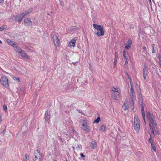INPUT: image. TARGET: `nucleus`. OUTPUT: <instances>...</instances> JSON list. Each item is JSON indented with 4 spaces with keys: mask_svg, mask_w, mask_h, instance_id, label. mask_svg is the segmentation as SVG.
Listing matches in <instances>:
<instances>
[{
    "mask_svg": "<svg viewBox=\"0 0 161 161\" xmlns=\"http://www.w3.org/2000/svg\"><path fill=\"white\" fill-rule=\"evenodd\" d=\"M146 116L150 123H151L153 127L155 129L156 128L157 123L155 121L154 115L151 113L148 112L147 113Z\"/></svg>",
    "mask_w": 161,
    "mask_h": 161,
    "instance_id": "obj_1",
    "label": "nucleus"
},
{
    "mask_svg": "<svg viewBox=\"0 0 161 161\" xmlns=\"http://www.w3.org/2000/svg\"><path fill=\"white\" fill-rule=\"evenodd\" d=\"M93 26L95 29L98 31L96 33L98 36H100L104 35V31L103 30V26L94 24H93Z\"/></svg>",
    "mask_w": 161,
    "mask_h": 161,
    "instance_id": "obj_2",
    "label": "nucleus"
},
{
    "mask_svg": "<svg viewBox=\"0 0 161 161\" xmlns=\"http://www.w3.org/2000/svg\"><path fill=\"white\" fill-rule=\"evenodd\" d=\"M131 88L130 92V96L131 100V103L133 105V99L135 98L136 95L134 90L133 88V84L132 82L130 83Z\"/></svg>",
    "mask_w": 161,
    "mask_h": 161,
    "instance_id": "obj_3",
    "label": "nucleus"
},
{
    "mask_svg": "<svg viewBox=\"0 0 161 161\" xmlns=\"http://www.w3.org/2000/svg\"><path fill=\"white\" fill-rule=\"evenodd\" d=\"M140 120L137 116L134 117V128L136 131L138 132L140 127Z\"/></svg>",
    "mask_w": 161,
    "mask_h": 161,
    "instance_id": "obj_4",
    "label": "nucleus"
},
{
    "mask_svg": "<svg viewBox=\"0 0 161 161\" xmlns=\"http://www.w3.org/2000/svg\"><path fill=\"white\" fill-rule=\"evenodd\" d=\"M34 154L35 156V158L34 159V161H42V155L38 150L35 151Z\"/></svg>",
    "mask_w": 161,
    "mask_h": 161,
    "instance_id": "obj_5",
    "label": "nucleus"
},
{
    "mask_svg": "<svg viewBox=\"0 0 161 161\" xmlns=\"http://www.w3.org/2000/svg\"><path fill=\"white\" fill-rule=\"evenodd\" d=\"M0 82L2 86L6 88L8 87V80L6 78L4 77H2L0 79Z\"/></svg>",
    "mask_w": 161,
    "mask_h": 161,
    "instance_id": "obj_6",
    "label": "nucleus"
},
{
    "mask_svg": "<svg viewBox=\"0 0 161 161\" xmlns=\"http://www.w3.org/2000/svg\"><path fill=\"white\" fill-rule=\"evenodd\" d=\"M82 129L86 131L89 132L90 131V126L86 121L83 120L82 121Z\"/></svg>",
    "mask_w": 161,
    "mask_h": 161,
    "instance_id": "obj_7",
    "label": "nucleus"
},
{
    "mask_svg": "<svg viewBox=\"0 0 161 161\" xmlns=\"http://www.w3.org/2000/svg\"><path fill=\"white\" fill-rule=\"evenodd\" d=\"M120 92L111 93L112 98L115 100H118L120 98Z\"/></svg>",
    "mask_w": 161,
    "mask_h": 161,
    "instance_id": "obj_8",
    "label": "nucleus"
},
{
    "mask_svg": "<svg viewBox=\"0 0 161 161\" xmlns=\"http://www.w3.org/2000/svg\"><path fill=\"white\" fill-rule=\"evenodd\" d=\"M53 42L55 46H58L60 44V41L59 40L57 35H55L53 37Z\"/></svg>",
    "mask_w": 161,
    "mask_h": 161,
    "instance_id": "obj_9",
    "label": "nucleus"
},
{
    "mask_svg": "<svg viewBox=\"0 0 161 161\" xmlns=\"http://www.w3.org/2000/svg\"><path fill=\"white\" fill-rule=\"evenodd\" d=\"M77 40V38L76 37H75L74 39H72L69 43L68 46L69 47H75V45L76 42Z\"/></svg>",
    "mask_w": 161,
    "mask_h": 161,
    "instance_id": "obj_10",
    "label": "nucleus"
},
{
    "mask_svg": "<svg viewBox=\"0 0 161 161\" xmlns=\"http://www.w3.org/2000/svg\"><path fill=\"white\" fill-rule=\"evenodd\" d=\"M19 53L21 54V55L24 57H25L27 58V59L30 60L31 59L30 57L28 56L27 54L25 52L22 50H21L20 52Z\"/></svg>",
    "mask_w": 161,
    "mask_h": 161,
    "instance_id": "obj_11",
    "label": "nucleus"
},
{
    "mask_svg": "<svg viewBox=\"0 0 161 161\" xmlns=\"http://www.w3.org/2000/svg\"><path fill=\"white\" fill-rule=\"evenodd\" d=\"M24 24L26 26H30L32 24V22L29 18H27L25 19Z\"/></svg>",
    "mask_w": 161,
    "mask_h": 161,
    "instance_id": "obj_12",
    "label": "nucleus"
},
{
    "mask_svg": "<svg viewBox=\"0 0 161 161\" xmlns=\"http://www.w3.org/2000/svg\"><path fill=\"white\" fill-rule=\"evenodd\" d=\"M147 68L145 66L144 68L143 72V77L144 80H146V77L147 75Z\"/></svg>",
    "mask_w": 161,
    "mask_h": 161,
    "instance_id": "obj_13",
    "label": "nucleus"
},
{
    "mask_svg": "<svg viewBox=\"0 0 161 161\" xmlns=\"http://www.w3.org/2000/svg\"><path fill=\"white\" fill-rule=\"evenodd\" d=\"M132 44V41L131 40L129 39L127 43L126 44V46L125 47V49H128L131 47Z\"/></svg>",
    "mask_w": 161,
    "mask_h": 161,
    "instance_id": "obj_14",
    "label": "nucleus"
},
{
    "mask_svg": "<svg viewBox=\"0 0 161 161\" xmlns=\"http://www.w3.org/2000/svg\"><path fill=\"white\" fill-rule=\"evenodd\" d=\"M112 93L120 92V89L117 87H113L111 89Z\"/></svg>",
    "mask_w": 161,
    "mask_h": 161,
    "instance_id": "obj_15",
    "label": "nucleus"
},
{
    "mask_svg": "<svg viewBox=\"0 0 161 161\" xmlns=\"http://www.w3.org/2000/svg\"><path fill=\"white\" fill-rule=\"evenodd\" d=\"M123 109L124 110H128L130 108L129 106L128 105V104L127 101H125V103L124 104V105H123L122 106Z\"/></svg>",
    "mask_w": 161,
    "mask_h": 161,
    "instance_id": "obj_16",
    "label": "nucleus"
},
{
    "mask_svg": "<svg viewBox=\"0 0 161 161\" xmlns=\"http://www.w3.org/2000/svg\"><path fill=\"white\" fill-rule=\"evenodd\" d=\"M90 147L92 149H95L97 147V142L95 141H92L91 143Z\"/></svg>",
    "mask_w": 161,
    "mask_h": 161,
    "instance_id": "obj_17",
    "label": "nucleus"
},
{
    "mask_svg": "<svg viewBox=\"0 0 161 161\" xmlns=\"http://www.w3.org/2000/svg\"><path fill=\"white\" fill-rule=\"evenodd\" d=\"M22 15L20 14L17 15L15 18V19L16 21L20 22L22 20L23 17H22Z\"/></svg>",
    "mask_w": 161,
    "mask_h": 161,
    "instance_id": "obj_18",
    "label": "nucleus"
},
{
    "mask_svg": "<svg viewBox=\"0 0 161 161\" xmlns=\"http://www.w3.org/2000/svg\"><path fill=\"white\" fill-rule=\"evenodd\" d=\"M6 41L10 45L13 46L14 47H15L14 46L16 45V43L14 42L11 41L10 40L7 39L6 40Z\"/></svg>",
    "mask_w": 161,
    "mask_h": 161,
    "instance_id": "obj_19",
    "label": "nucleus"
},
{
    "mask_svg": "<svg viewBox=\"0 0 161 161\" xmlns=\"http://www.w3.org/2000/svg\"><path fill=\"white\" fill-rule=\"evenodd\" d=\"M141 110H142L141 111H142V116L143 118L145 124V125H146V120H145V112H144V108H141Z\"/></svg>",
    "mask_w": 161,
    "mask_h": 161,
    "instance_id": "obj_20",
    "label": "nucleus"
},
{
    "mask_svg": "<svg viewBox=\"0 0 161 161\" xmlns=\"http://www.w3.org/2000/svg\"><path fill=\"white\" fill-rule=\"evenodd\" d=\"M45 120L46 122H47L49 121L50 119V116L48 115L47 112H46L45 114Z\"/></svg>",
    "mask_w": 161,
    "mask_h": 161,
    "instance_id": "obj_21",
    "label": "nucleus"
},
{
    "mask_svg": "<svg viewBox=\"0 0 161 161\" xmlns=\"http://www.w3.org/2000/svg\"><path fill=\"white\" fill-rule=\"evenodd\" d=\"M28 12H27L26 11H25L21 13V14H20L22 15V17H24L25 16L27 15H28Z\"/></svg>",
    "mask_w": 161,
    "mask_h": 161,
    "instance_id": "obj_22",
    "label": "nucleus"
},
{
    "mask_svg": "<svg viewBox=\"0 0 161 161\" xmlns=\"http://www.w3.org/2000/svg\"><path fill=\"white\" fill-rule=\"evenodd\" d=\"M15 47L16 48V49H15V50L16 52L19 53L22 50L20 47H19L18 46H16Z\"/></svg>",
    "mask_w": 161,
    "mask_h": 161,
    "instance_id": "obj_23",
    "label": "nucleus"
},
{
    "mask_svg": "<svg viewBox=\"0 0 161 161\" xmlns=\"http://www.w3.org/2000/svg\"><path fill=\"white\" fill-rule=\"evenodd\" d=\"M7 28V26L6 25H3L0 27V31H3L4 29Z\"/></svg>",
    "mask_w": 161,
    "mask_h": 161,
    "instance_id": "obj_24",
    "label": "nucleus"
},
{
    "mask_svg": "<svg viewBox=\"0 0 161 161\" xmlns=\"http://www.w3.org/2000/svg\"><path fill=\"white\" fill-rule=\"evenodd\" d=\"M128 63V59H125V67H128V66L127 64Z\"/></svg>",
    "mask_w": 161,
    "mask_h": 161,
    "instance_id": "obj_25",
    "label": "nucleus"
},
{
    "mask_svg": "<svg viewBox=\"0 0 161 161\" xmlns=\"http://www.w3.org/2000/svg\"><path fill=\"white\" fill-rule=\"evenodd\" d=\"M105 126L104 125H102L101 127L100 130L104 131L105 130Z\"/></svg>",
    "mask_w": 161,
    "mask_h": 161,
    "instance_id": "obj_26",
    "label": "nucleus"
},
{
    "mask_svg": "<svg viewBox=\"0 0 161 161\" xmlns=\"http://www.w3.org/2000/svg\"><path fill=\"white\" fill-rule=\"evenodd\" d=\"M3 110L5 112H6L7 110V106L5 104L3 105Z\"/></svg>",
    "mask_w": 161,
    "mask_h": 161,
    "instance_id": "obj_27",
    "label": "nucleus"
},
{
    "mask_svg": "<svg viewBox=\"0 0 161 161\" xmlns=\"http://www.w3.org/2000/svg\"><path fill=\"white\" fill-rule=\"evenodd\" d=\"M25 161H30L29 157L26 154L25 155Z\"/></svg>",
    "mask_w": 161,
    "mask_h": 161,
    "instance_id": "obj_28",
    "label": "nucleus"
},
{
    "mask_svg": "<svg viewBox=\"0 0 161 161\" xmlns=\"http://www.w3.org/2000/svg\"><path fill=\"white\" fill-rule=\"evenodd\" d=\"M100 120V118L99 117H98L97 118L95 119L94 121V123H98Z\"/></svg>",
    "mask_w": 161,
    "mask_h": 161,
    "instance_id": "obj_29",
    "label": "nucleus"
},
{
    "mask_svg": "<svg viewBox=\"0 0 161 161\" xmlns=\"http://www.w3.org/2000/svg\"><path fill=\"white\" fill-rule=\"evenodd\" d=\"M151 145V146H152V149L155 152L156 151V147H155V146L153 143H152V145Z\"/></svg>",
    "mask_w": 161,
    "mask_h": 161,
    "instance_id": "obj_30",
    "label": "nucleus"
},
{
    "mask_svg": "<svg viewBox=\"0 0 161 161\" xmlns=\"http://www.w3.org/2000/svg\"><path fill=\"white\" fill-rule=\"evenodd\" d=\"M149 134H150V137L149 139V142L151 143V145H152V143H153V140L152 139V138H151L152 137H151V134H150V133Z\"/></svg>",
    "mask_w": 161,
    "mask_h": 161,
    "instance_id": "obj_31",
    "label": "nucleus"
},
{
    "mask_svg": "<svg viewBox=\"0 0 161 161\" xmlns=\"http://www.w3.org/2000/svg\"><path fill=\"white\" fill-rule=\"evenodd\" d=\"M117 59H118V58H117L116 57L114 59V65H116V63L117 62Z\"/></svg>",
    "mask_w": 161,
    "mask_h": 161,
    "instance_id": "obj_32",
    "label": "nucleus"
},
{
    "mask_svg": "<svg viewBox=\"0 0 161 161\" xmlns=\"http://www.w3.org/2000/svg\"><path fill=\"white\" fill-rule=\"evenodd\" d=\"M151 123H150L149 124L150 129L151 130H153V125L152 126L151 125Z\"/></svg>",
    "mask_w": 161,
    "mask_h": 161,
    "instance_id": "obj_33",
    "label": "nucleus"
},
{
    "mask_svg": "<svg viewBox=\"0 0 161 161\" xmlns=\"http://www.w3.org/2000/svg\"><path fill=\"white\" fill-rule=\"evenodd\" d=\"M13 78L14 80H15L17 81L18 82L20 81L19 80L18 78H16L15 77H13Z\"/></svg>",
    "mask_w": 161,
    "mask_h": 161,
    "instance_id": "obj_34",
    "label": "nucleus"
},
{
    "mask_svg": "<svg viewBox=\"0 0 161 161\" xmlns=\"http://www.w3.org/2000/svg\"><path fill=\"white\" fill-rule=\"evenodd\" d=\"M32 8H30L29 9L28 11H26V12H28V14H29L30 13H31V11H32Z\"/></svg>",
    "mask_w": 161,
    "mask_h": 161,
    "instance_id": "obj_35",
    "label": "nucleus"
},
{
    "mask_svg": "<svg viewBox=\"0 0 161 161\" xmlns=\"http://www.w3.org/2000/svg\"><path fill=\"white\" fill-rule=\"evenodd\" d=\"M126 75L128 76V79L130 81V83L131 82H132L131 81V79L129 77L127 73H126Z\"/></svg>",
    "mask_w": 161,
    "mask_h": 161,
    "instance_id": "obj_36",
    "label": "nucleus"
},
{
    "mask_svg": "<svg viewBox=\"0 0 161 161\" xmlns=\"http://www.w3.org/2000/svg\"><path fill=\"white\" fill-rule=\"evenodd\" d=\"M81 147V146L80 145H78L77 147H76L77 149H80Z\"/></svg>",
    "mask_w": 161,
    "mask_h": 161,
    "instance_id": "obj_37",
    "label": "nucleus"
},
{
    "mask_svg": "<svg viewBox=\"0 0 161 161\" xmlns=\"http://www.w3.org/2000/svg\"><path fill=\"white\" fill-rule=\"evenodd\" d=\"M158 56L160 61L161 62V56L160 55V54H158Z\"/></svg>",
    "mask_w": 161,
    "mask_h": 161,
    "instance_id": "obj_38",
    "label": "nucleus"
},
{
    "mask_svg": "<svg viewBox=\"0 0 161 161\" xmlns=\"http://www.w3.org/2000/svg\"><path fill=\"white\" fill-rule=\"evenodd\" d=\"M80 155L82 157H85V156L84 155V154L82 153H80Z\"/></svg>",
    "mask_w": 161,
    "mask_h": 161,
    "instance_id": "obj_39",
    "label": "nucleus"
},
{
    "mask_svg": "<svg viewBox=\"0 0 161 161\" xmlns=\"http://www.w3.org/2000/svg\"><path fill=\"white\" fill-rule=\"evenodd\" d=\"M151 132H152V134H151V135H153V136H154V133L153 130H152Z\"/></svg>",
    "mask_w": 161,
    "mask_h": 161,
    "instance_id": "obj_40",
    "label": "nucleus"
},
{
    "mask_svg": "<svg viewBox=\"0 0 161 161\" xmlns=\"http://www.w3.org/2000/svg\"><path fill=\"white\" fill-rule=\"evenodd\" d=\"M115 58H116V57L117 58H118V53H117L115 52Z\"/></svg>",
    "mask_w": 161,
    "mask_h": 161,
    "instance_id": "obj_41",
    "label": "nucleus"
},
{
    "mask_svg": "<svg viewBox=\"0 0 161 161\" xmlns=\"http://www.w3.org/2000/svg\"><path fill=\"white\" fill-rule=\"evenodd\" d=\"M143 49L144 51H145V52H146V47H145V46H143Z\"/></svg>",
    "mask_w": 161,
    "mask_h": 161,
    "instance_id": "obj_42",
    "label": "nucleus"
},
{
    "mask_svg": "<svg viewBox=\"0 0 161 161\" xmlns=\"http://www.w3.org/2000/svg\"><path fill=\"white\" fill-rule=\"evenodd\" d=\"M123 57H124V58H125V59H128V58L126 57V55H123Z\"/></svg>",
    "mask_w": 161,
    "mask_h": 161,
    "instance_id": "obj_43",
    "label": "nucleus"
},
{
    "mask_svg": "<svg viewBox=\"0 0 161 161\" xmlns=\"http://www.w3.org/2000/svg\"><path fill=\"white\" fill-rule=\"evenodd\" d=\"M4 0H0V3H3V1Z\"/></svg>",
    "mask_w": 161,
    "mask_h": 161,
    "instance_id": "obj_44",
    "label": "nucleus"
},
{
    "mask_svg": "<svg viewBox=\"0 0 161 161\" xmlns=\"http://www.w3.org/2000/svg\"><path fill=\"white\" fill-rule=\"evenodd\" d=\"M123 55H126L125 52V50L123 52Z\"/></svg>",
    "mask_w": 161,
    "mask_h": 161,
    "instance_id": "obj_45",
    "label": "nucleus"
},
{
    "mask_svg": "<svg viewBox=\"0 0 161 161\" xmlns=\"http://www.w3.org/2000/svg\"><path fill=\"white\" fill-rule=\"evenodd\" d=\"M153 53L155 52L154 51V47L153 46Z\"/></svg>",
    "mask_w": 161,
    "mask_h": 161,
    "instance_id": "obj_46",
    "label": "nucleus"
},
{
    "mask_svg": "<svg viewBox=\"0 0 161 161\" xmlns=\"http://www.w3.org/2000/svg\"><path fill=\"white\" fill-rule=\"evenodd\" d=\"M144 108L143 105V104H141V108Z\"/></svg>",
    "mask_w": 161,
    "mask_h": 161,
    "instance_id": "obj_47",
    "label": "nucleus"
},
{
    "mask_svg": "<svg viewBox=\"0 0 161 161\" xmlns=\"http://www.w3.org/2000/svg\"><path fill=\"white\" fill-rule=\"evenodd\" d=\"M2 121L1 115H0V123Z\"/></svg>",
    "mask_w": 161,
    "mask_h": 161,
    "instance_id": "obj_48",
    "label": "nucleus"
},
{
    "mask_svg": "<svg viewBox=\"0 0 161 161\" xmlns=\"http://www.w3.org/2000/svg\"><path fill=\"white\" fill-rule=\"evenodd\" d=\"M77 111H78V112L79 113H81V112H80V110H78V109H77Z\"/></svg>",
    "mask_w": 161,
    "mask_h": 161,
    "instance_id": "obj_49",
    "label": "nucleus"
},
{
    "mask_svg": "<svg viewBox=\"0 0 161 161\" xmlns=\"http://www.w3.org/2000/svg\"><path fill=\"white\" fill-rule=\"evenodd\" d=\"M0 44H2V42L1 40H0Z\"/></svg>",
    "mask_w": 161,
    "mask_h": 161,
    "instance_id": "obj_50",
    "label": "nucleus"
},
{
    "mask_svg": "<svg viewBox=\"0 0 161 161\" xmlns=\"http://www.w3.org/2000/svg\"><path fill=\"white\" fill-rule=\"evenodd\" d=\"M0 44H2V42L1 40H0Z\"/></svg>",
    "mask_w": 161,
    "mask_h": 161,
    "instance_id": "obj_51",
    "label": "nucleus"
},
{
    "mask_svg": "<svg viewBox=\"0 0 161 161\" xmlns=\"http://www.w3.org/2000/svg\"><path fill=\"white\" fill-rule=\"evenodd\" d=\"M115 66H116V65H114V68H115Z\"/></svg>",
    "mask_w": 161,
    "mask_h": 161,
    "instance_id": "obj_52",
    "label": "nucleus"
},
{
    "mask_svg": "<svg viewBox=\"0 0 161 161\" xmlns=\"http://www.w3.org/2000/svg\"><path fill=\"white\" fill-rule=\"evenodd\" d=\"M73 131H75V132H76V131H75V130L74 129H73Z\"/></svg>",
    "mask_w": 161,
    "mask_h": 161,
    "instance_id": "obj_53",
    "label": "nucleus"
},
{
    "mask_svg": "<svg viewBox=\"0 0 161 161\" xmlns=\"http://www.w3.org/2000/svg\"><path fill=\"white\" fill-rule=\"evenodd\" d=\"M149 2H151V0H149Z\"/></svg>",
    "mask_w": 161,
    "mask_h": 161,
    "instance_id": "obj_54",
    "label": "nucleus"
},
{
    "mask_svg": "<svg viewBox=\"0 0 161 161\" xmlns=\"http://www.w3.org/2000/svg\"><path fill=\"white\" fill-rule=\"evenodd\" d=\"M65 161H68V160H65Z\"/></svg>",
    "mask_w": 161,
    "mask_h": 161,
    "instance_id": "obj_55",
    "label": "nucleus"
},
{
    "mask_svg": "<svg viewBox=\"0 0 161 161\" xmlns=\"http://www.w3.org/2000/svg\"><path fill=\"white\" fill-rule=\"evenodd\" d=\"M53 161H57L56 160H54Z\"/></svg>",
    "mask_w": 161,
    "mask_h": 161,
    "instance_id": "obj_56",
    "label": "nucleus"
},
{
    "mask_svg": "<svg viewBox=\"0 0 161 161\" xmlns=\"http://www.w3.org/2000/svg\"><path fill=\"white\" fill-rule=\"evenodd\" d=\"M74 147H73V149H74Z\"/></svg>",
    "mask_w": 161,
    "mask_h": 161,
    "instance_id": "obj_57",
    "label": "nucleus"
}]
</instances>
